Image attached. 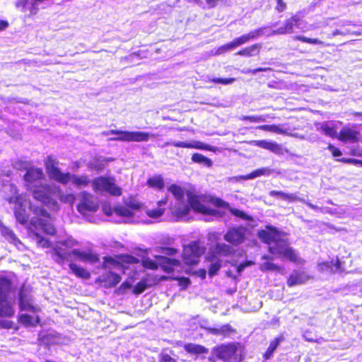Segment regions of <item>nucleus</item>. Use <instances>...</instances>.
Segmentation results:
<instances>
[{
  "mask_svg": "<svg viewBox=\"0 0 362 362\" xmlns=\"http://www.w3.org/2000/svg\"><path fill=\"white\" fill-rule=\"evenodd\" d=\"M285 235V233L270 225L257 232L258 238L267 245L268 251L274 257L283 258L295 264H304L305 260L289 245L288 240L284 238Z\"/></svg>",
  "mask_w": 362,
  "mask_h": 362,
  "instance_id": "obj_1",
  "label": "nucleus"
},
{
  "mask_svg": "<svg viewBox=\"0 0 362 362\" xmlns=\"http://www.w3.org/2000/svg\"><path fill=\"white\" fill-rule=\"evenodd\" d=\"M213 353L223 362H240L243 359V347L238 342L221 344L213 349Z\"/></svg>",
  "mask_w": 362,
  "mask_h": 362,
  "instance_id": "obj_2",
  "label": "nucleus"
},
{
  "mask_svg": "<svg viewBox=\"0 0 362 362\" xmlns=\"http://www.w3.org/2000/svg\"><path fill=\"white\" fill-rule=\"evenodd\" d=\"M205 251L206 247L199 240L191 241L187 245H184L181 255L184 264L187 267L197 266Z\"/></svg>",
  "mask_w": 362,
  "mask_h": 362,
  "instance_id": "obj_3",
  "label": "nucleus"
},
{
  "mask_svg": "<svg viewBox=\"0 0 362 362\" xmlns=\"http://www.w3.org/2000/svg\"><path fill=\"white\" fill-rule=\"evenodd\" d=\"M92 187L95 192H106L116 197H119L122 194V188L116 185L112 177H97L92 180Z\"/></svg>",
  "mask_w": 362,
  "mask_h": 362,
  "instance_id": "obj_4",
  "label": "nucleus"
},
{
  "mask_svg": "<svg viewBox=\"0 0 362 362\" xmlns=\"http://www.w3.org/2000/svg\"><path fill=\"white\" fill-rule=\"evenodd\" d=\"M78 244V243L76 240L70 238L58 243L50 252L52 259L59 264H64L65 262L70 260L71 256L74 255L72 250L69 251V249Z\"/></svg>",
  "mask_w": 362,
  "mask_h": 362,
  "instance_id": "obj_5",
  "label": "nucleus"
},
{
  "mask_svg": "<svg viewBox=\"0 0 362 362\" xmlns=\"http://www.w3.org/2000/svg\"><path fill=\"white\" fill-rule=\"evenodd\" d=\"M104 135H115V137L110 138L108 140L113 141H147L150 138V134L144 132H130L124 131L119 129H110L107 132H103Z\"/></svg>",
  "mask_w": 362,
  "mask_h": 362,
  "instance_id": "obj_6",
  "label": "nucleus"
},
{
  "mask_svg": "<svg viewBox=\"0 0 362 362\" xmlns=\"http://www.w3.org/2000/svg\"><path fill=\"white\" fill-rule=\"evenodd\" d=\"M53 190L48 184L35 185L32 190L33 197L49 207H57V202L52 197Z\"/></svg>",
  "mask_w": 362,
  "mask_h": 362,
  "instance_id": "obj_7",
  "label": "nucleus"
},
{
  "mask_svg": "<svg viewBox=\"0 0 362 362\" xmlns=\"http://www.w3.org/2000/svg\"><path fill=\"white\" fill-rule=\"evenodd\" d=\"M58 160L52 155H49L44 160L46 173L50 180L60 184L68 180L69 175L63 173L58 167Z\"/></svg>",
  "mask_w": 362,
  "mask_h": 362,
  "instance_id": "obj_8",
  "label": "nucleus"
},
{
  "mask_svg": "<svg viewBox=\"0 0 362 362\" xmlns=\"http://www.w3.org/2000/svg\"><path fill=\"white\" fill-rule=\"evenodd\" d=\"M208 199L209 197H207L195 195L191 193L188 195L189 204L195 212L214 216L216 211L206 206V204H209Z\"/></svg>",
  "mask_w": 362,
  "mask_h": 362,
  "instance_id": "obj_9",
  "label": "nucleus"
},
{
  "mask_svg": "<svg viewBox=\"0 0 362 362\" xmlns=\"http://www.w3.org/2000/svg\"><path fill=\"white\" fill-rule=\"evenodd\" d=\"M246 232L247 228L243 226L230 228L224 235V240L233 245H238L245 241Z\"/></svg>",
  "mask_w": 362,
  "mask_h": 362,
  "instance_id": "obj_10",
  "label": "nucleus"
},
{
  "mask_svg": "<svg viewBox=\"0 0 362 362\" xmlns=\"http://www.w3.org/2000/svg\"><path fill=\"white\" fill-rule=\"evenodd\" d=\"M45 176L42 168L33 166L26 170L23 175V180L26 186L30 187L34 183L45 180Z\"/></svg>",
  "mask_w": 362,
  "mask_h": 362,
  "instance_id": "obj_11",
  "label": "nucleus"
},
{
  "mask_svg": "<svg viewBox=\"0 0 362 362\" xmlns=\"http://www.w3.org/2000/svg\"><path fill=\"white\" fill-rule=\"evenodd\" d=\"M360 136L359 131L345 126L339 131L337 139L342 142L358 143L360 141Z\"/></svg>",
  "mask_w": 362,
  "mask_h": 362,
  "instance_id": "obj_12",
  "label": "nucleus"
},
{
  "mask_svg": "<svg viewBox=\"0 0 362 362\" xmlns=\"http://www.w3.org/2000/svg\"><path fill=\"white\" fill-rule=\"evenodd\" d=\"M31 296L25 289L23 285L19 291V308L21 310H28L36 313L40 310L39 308L32 304Z\"/></svg>",
  "mask_w": 362,
  "mask_h": 362,
  "instance_id": "obj_13",
  "label": "nucleus"
},
{
  "mask_svg": "<svg viewBox=\"0 0 362 362\" xmlns=\"http://www.w3.org/2000/svg\"><path fill=\"white\" fill-rule=\"evenodd\" d=\"M155 259L158 262L159 267L168 274L173 272L175 267L181 265V262L179 259L169 258L163 255H156Z\"/></svg>",
  "mask_w": 362,
  "mask_h": 362,
  "instance_id": "obj_14",
  "label": "nucleus"
},
{
  "mask_svg": "<svg viewBox=\"0 0 362 362\" xmlns=\"http://www.w3.org/2000/svg\"><path fill=\"white\" fill-rule=\"evenodd\" d=\"M310 279L311 276L304 271L295 269L287 278L286 284L288 287H293L303 284Z\"/></svg>",
  "mask_w": 362,
  "mask_h": 362,
  "instance_id": "obj_15",
  "label": "nucleus"
},
{
  "mask_svg": "<svg viewBox=\"0 0 362 362\" xmlns=\"http://www.w3.org/2000/svg\"><path fill=\"white\" fill-rule=\"evenodd\" d=\"M77 209L81 214H86L89 211H95L97 209V206L90 194L84 192L81 194V200L77 205Z\"/></svg>",
  "mask_w": 362,
  "mask_h": 362,
  "instance_id": "obj_16",
  "label": "nucleus"
},
{
  "mask_svg": "<svg viewBox=\"0 0 362 362\" xmlns=\"http://www.w3.org/2000/svg\"><path fill=\"white\" fill-rule=\"evenodd\" d=\"M173 145L175 147L180 148H195V149H201V150H207V151H214L213 147L205 144L201 141H192V142H187V141H173L172 143L166 142L165 146Z\"/></svg>",
  "mask_w": 362,
  "mask_h": 362,
  "instance_id": "obj_17",
  "label": "nucleus"
},
{
  "mask_svg": "<svg viewBox=\"0 0 362 362\" xmlns=\"http://www.w3.org/2000/svg\"><path fill=\"white\" fill-rule=\"evenodd\" d=\"M66 174L69 175L68 180L64 182H62V185H66L69 182H71L73 185L78 188L85 187L89 185V184H92V181L90 180L88 175H74L71 174L69 172H66Z\"/></svg>",
  "mask_w": 362,
  "mask_h": 362,
  "instance_id": "obj_18",
  "label": "nucleus"
},
{
  "mask_svg": "<svg viewBox=\"0 0 362 362\" xmlns=\"http://www.w3.org/2000/svg\"><path fill=\"white\" fill-rule=\"evenodd\" d=\"M121 276L115 272H108L105 274L100 276L97 281L103 284L106 288L116 286L121 281Z\"/></svg>",
  "mask_w": 362,
  "mask_h": 362,
  "instance_id": "obj_19",
  "label": "nucleus"
},
{
  "mask_svg": "<svg viewBox=\"0 0 362 362\" xmlns=\"http://www.w3.org/2000/svg\"><path fill=\"white\" fill-rule=\"evenodd\" d=\"M255 145L267 149L275 154L281 155L284 153V150L281 145L275 141H269L266 140H256L252 141Z\"/></svg>",
  "mask_w": 362,
  "mask_h": 362,
  "instance_id": "obj_20",
  "label": "nucleus"
},
{
  "mask_svg": "<svg viewBox=\"0 0 362 362\" xmlns=\"http://www.w3.org/2000/svg\"><path fill=\"white\" fill-rule=\"evenodd\" d=\"M72 253L81 262H88L90 264L99 262V255L93 252L91 250L88 252L80 251L78 249L72 250Z\"/></svg>",
  "mask_w": 362,
  "mask_h": 362,
  "instance_id": "obj_21",
  "label": "nucleus"
},
{
  "mask_svg": "<svg viewBox=\"0 0 362 362\" xmlns=\"http://www.w3.org/2000/svg\"><path fill=\"white\" fill-rule=\"evenodd\" d=\"M300 22V18L297 15H293L285 21L284 24L278 28L279 34H290L293 32L295 26H298Z\"/></svg>",
  "mask_w": 362,
  "mask_h": 362,
  "instance_id": "obj_22",
  "label": "nucleus"
},
{
  "mask_svg": "<svg viewBox=\"0 0 362 362\" xmlns=\"http://www.w3.org/2000/svg\"><path fill=\"white\" fill-rule=\"evenodd\" d=\"M183 348L188 354L192 356H199L202 355H206L209 353L208 348L198 344L187 343L184 344Z\"/></svg>",
  "mask_w": 362,
  "mask_h": 362,
  "instance_id": "obj_23",
  "label": "nucleus"
},
{
  "mask_svg": "<svg viewBox=\"0 0 362 362\" xmlns=\"http://www.w3.org/2000/svg\"><path fill=\"white\" fill-rule=\"evenodd\" d=\"M168 201V196L165 195L163 199L159 200L157 202L158 208L155 209H148L146 211V215L152 218H157L160 217L165 213V206L166 205Z\"/></svg>",
  "mask_w": 362,
  "mask_h": 362,
  "instance_id": "obj_24",
  "label": "nucleus"
},
{
  "mask_svg": "<svg viewBox=\"0 0 362 362\" xmlns=\"http://www.w3.org/2000/svg\"><path fill=\"white\" fill-rule=\"evenodd\" d=\"M33 225L35 227H38L41 229L47 235H53L56 233V229L54 226L49 222L45 221L42 218H36L33 220Z\"/></svg>",
  "mask_w": 362,
  "mask_h": 362,
  "instance_id": "obj_25",
  "label": "nucleus"
},
{
  "mask_svg": "<svg viewBox=\"0 0 362 362\" xmlns=\"http://www.w3.org/2000/svg\"><path fill=\"white\" fill-rule=\"evenodd\" d=\"M14 309L7 298H0V317H11L14 315Z\"/></svg>",
  "mask_w": 362,
  "mask_h": 362,
  "instance_id": "obj_26",
  "label": "nucleus"
},
{
  "mask_svg": "<svg viewBox=\"0 0 362 362\" xmlns=\"http://www.w3.org/2000/svg\"><path fill=\"white\" fill-rule=\"evenodd\" d=\"M249 40L248 35H242L239 37H237L234 39L233 41L230 42L229 43L225 44L223 46L220 47L218 49L219 53L224 52L226 51L233 49L245 42H246Z\"/></svg>",
  "mask_w": 362,
  "mask_h": 362,
  "instance_id": "obj_27",
  "label": "nucleus"
},
{
  "mask_svg": "<svg viewBox=\"0 0 362 362\" xmlns=\"http://www.w3.org/2000/svg\"><path fill=\"white\" fill-rule=\"evenodd\" d=\"M146 185L150 188L161 191L165 187L164 179L161 175L149 177L146 180Z\"/></svg>",
  "mask_w": 362,
  "mask_h": 362,
  "instance_id": "obj_28",
  "label": "nucleus"
},
{
  "mask_svg": "<svg viewBox=\"0 0 362 362\" xmlns=\"http://www.w3.org/2000/svg\"><path fill=\"white\" fill-rule=\"evenodd\" d=\"M19 322L25 327H36L40 323V317H33L28 314H22L19 316Z\"/></svg>",
  "mask_w": 362,
  "mask_h": 362,
  "instance_id": "obj_29",
  "label": "nucleus"
},
{
  "mask_svg": "<svg viewBox=\"0 0 362 362\" xmlns=\"http://www.w3.org/2000/svg\"><path fill=\"white\" fill-rule=\"evenodd\" d=\"M284 339V337L282 335L276 337L274 340H272L268 348L267 349L266 351L263 354V358L264 360L269 359L273 355L274 351L276 349L277 346L279 345V344L283 341Z\"/></svg>",
  "mask_w": 362,
  "mask_h": 362,
  "instance_id": "obj_30",
  "label": "nucleus"
},
{
  "mask_svg": "<svg viewBox=\"0 0 362 362\" xmlns=\"http://www.w3.org/2000/svg\"><path fill=\"white\" fill-rule=\"evenodd\" d=\"M69 267L71 270L72 273L74 274V275H76L77 277L83 279H89L90 278V272L87 271L85 268L81 267L73 262H71L69 264Z\"/></svg>",
  "mask_w": 362,
  "mask_h": 362,
  "instance_id": "obj_31",
  "label": "nucleus"
},
{
  "mask_svg": "<svg viewBox=\"0 0 362 362\" xmlns=\"http://www.w3.org/2000/svg\"><path fill=\"white\" fill-rule=\"evenodd\" d=\"M214 252L220 257H227L233 254L232 247L225 243H216L214 247Z\"/></svg>",
  "mask_w": 362,
  "mask_h": 362,
  "instance_id": "obj_32",
  "label": "nucleus"
},
{
  "mask_svg": "<svg viewBox=\"0 0 362 362\" xmlns=\"http://www.w3.org/2000/svg\"><path fill=\"white\" fill-rule=\"evenodd\" d=\"M11 288V281L6 277H0V298H8Z\"/></svg>",
  "mask_w": 362,
  "mask_h": 362,
  "instance_id": "obj_33",
  "label": "nucleus"
},
{
  "mask_svg": "<svg viewBox=\"0 0 362 362\" xmlns=\"http://www.w3.org/2000/svg\"><path fill=\"white\" fill-rule=\"evenodd\" d=\"M0 233L1 235L10 243H16V242L18 241V238L13 230L2 223H0Z\"/></svg>",
  "mask_w": 362,
  "mask_h": 362,
  "instance_id": "obj_34",
  "label": "nucleus"
},
{
  "mask_svg": "<svg viewBox=\"0 0 362 362\" xmlns=\"http://www.w3.org/2000/svg\"><path fill=\"white\" fill-rule=\"evenodd\" d=\"M269 195L273 197H279L288 202H293L298 199V197L294 194H288L281 191L272 190L269 192Z\"/></svg>",
  "mask_w": 362,
  "mask_h": 362,
  "instance_id": "obj_35",
  "label": "nucleus"
},
{
  "mask_svg": "<svg viewBox=\"0 0 362 362\" xmlns=\"http://www.w3.org/2000/svg\"><path fill=\"white\" fill-rule=\"evenodd\" d=\"M113 211L119 216L131 218L134 216V213H132V210L127 206V205H116L113 208Z\"/></svg>",
  "mask_w": 362,
  "mask_h": 362,
  "instance_id": "obj_36",
  "label": "nucleus"
},
{
  "mask_svg": "<svg viewBox=\"0 0 362 362\" xmlns=\"http://www.w3.org/2000/svg\"><path fill=\"white\" fill-rule=\"evenodd\" d=\"M321 266L327 269H330L332 272L344 271L341 268V262L339 258H337L335 260L332 259L331 261L322 262Z\"/></svg>",
  "mask_w": 362,
  "mask_h": 362,
  "instance_id": "obj_37",
  "label": "nucleus"
},
{
  "mask_svg": "<svg viewBox=\"0 0 362 362\" xmlns=\"http://www.w3.org/2000/svg\"><path fill=\"white\" fill-rule=\"evenodd\" d=\"M192 161L196 163L204 164L207 167H211L213 164L211 160L199 153H194L192 155Z\"/></svg>",
  "mask_w": 362,
  "mask_h": 362,
  "instance_id": "obj_38",
  "label": "nucleus"
},
{
  "mask_svg": "<svg viewBox=\"0 0 362 362\" xmlns=\"http://www.w3.org/2000/svg\"><path fill=\"white\" fill-rule=\"evenodd\" d=\"M119 259L117 258V255L115 257H112L110 256H105L103 257V262L101 265L103 269H108L111 267H119Z\"/></svg>",
  "mask_w": 362,
  "mask_h": 362,
  "instance_id": "obj_39",
  "label": "nucleus"
},
{
  "mask_svg": "<svg viewBox=\"0 0 362 362\" xmlns=\"http://www.w3.org/2000/svg\"><path fill=\"white\" fill-rule=\"evenodd\" d=\"M117 258L119 259L120 267L122 266L124 264H138L139 262V259L128 254L118 255H117Z\"/></svg>",
  "mask_w": 362,
  "mask_h": 362,
  "instance_id": "obj_40",
  "label": "nucleus"
},
{
  "mask_svg": "<svg viewBox=\"0 0 362 362\" xmlns=\"http://www.w3.org/2000/svg\"><path fill=\"white\" fill-rule=\"evenodd\" d=\"M168 191L170 192L177 200H182L185 197V189L182 187L172 184L168 187Z\"/></svg>",
  "mask_w": 362,
  "mask_h": 362,
  "instance_id": "obj_41",
  "label": "nucleus"
},
{
  "mask_svg": "<svg viewBox=\"0 0 362 362\" xmlns=\"http://www.w3.org/2000/svg\"><path fill=\"white\" fill-rule=\"evenodd\" d=\"M208 202L209 204H211L216 208H222L226 209H229V204L221 198L216 197H209Z\"/></svg>",
  "mask_w": 362,
  "mask_h": 362,
  "instance_id": "obj_42",
  "label": "nucleus"
},
{
  "mask_svg": "<svg viewBox=\"0 0 362 362\" xmlns=\"http://www.w3.org/2000/svg\"><path fill=\"white\" fill-rule=\"evenodd\" d=\"M260 269L262 272H272L276 271L279 272H281L284 271V268L280 267L276 264H274L270 262H266L260 264Z\"/></svg>",
  "mask_w": 362,
  "mask_h": 362,
  "instance_id": "obj_43",
  "label": "nucleus"
},
{
  "mask_svg": "<svg viewBox=\"0 0 362 362\" xmlns=\"http://www.w3.org/2000/svg\"><path fill=\"white\" fill-rule=\"evenodd\" d=\"M30 210L36 216V218L44 217L47 218H50L49 213L42 206H30Z\"/></svg>",
  "mask_w": 362,
  "mask_h": 362,
  "instance_id": "obj_44",
  "label": "nucleus"
},
{
  "mask_svg": "<svg viewBox=\"0 0 362 362\" xmlns=\"http://www.w3.org/2000/svg\"><path fill=\"white\" fill-rule=\"evenodd\" d=\"M321 129L324 134L332 139L337 138L338 134L337 129L334 126H329L327 124H323L321 126Z\"/></svg>",
  "mask_w": 362,
  "mask_h": 362,
  "instance_id": "obj_45",
  "label": "nucleus"
},
{
  "mask_svg": "<svg viewBox=\"0 0 362 362\" xmlns=\"http://www.w3.org/2000/svg\"><path fill=\"white\" fill-rule=\"evenodd\" d=\"M33 235L35 238L36 244L37 245L38 247L48 248L51 246L50 241L48 239L42 237L38 233L35 232L33 233Z\"/></svg>",
  "mask_w": 362,
  "mask_h": 362,
  "instance_id": "obj_46",
  "label": "nucleus"
},
{
  "mask_svg": "<svg viewBox=\"0 0 362 362\" xmlns=\"http://www.w3.org/2000/svg\"><path fill=\"white\" fill-rule=\"evenodd\" d=\"M255 129H262L264 131L275 132V133H278V134H281L284 132V131L280 128V127L279 125H276V124H272V125L263 124V125H261L259 127H256Z\"/></svg>",
  "mask_w": 362,
  "mask_h": 362,
  "instance_id": "obj_47",
  "label": "nucleus"
},
{
  "mask_svg": "<svg viewBox=\"0 0 362 362\" xmlns=\"http://www.w3.org/2000/svg\"><path fill=\"white\" fill-rule=\"evenodd\" d=\"M293 40H296V41H300L302 42L312 44V45L322 44V41H320L317 38H310V37L302 36V35H296L293 37Z\"/></svg>",
  "mask_w": 362,
  "mask_h": 362,
  "instance_id": "obj_48",
  "label": "nucleus"
},
{
  "mask_svg": "<svg viewBox=\"0 0 362 362\" xmlns=\"http://www.w3.org/2000/svg\"><path fill=\"white\" fill-rule=\"evenodd\" d=\"M221 268V261L216 259L214 263H211L209 267V276L212 277L218 274V272Z\"/></svg>",
  "mask_w": 362,
  "mask_h": 362,
  "instance_id": "obj_49",
  "label": "nucleus"
},
{
  "mask_svg": "<svg viewBox=\"0 0 362 362\" xmlns=\"http://www.w3.org/2000/svg\"><path fill=\"white\" fill-rule=\"evenodd\" d=\"M148 287L146 284V279H143L141 281L138 282L133 288V293L135 295H139L142 293Z\"/></svg>",
  "mask_w": 362,
  "mask_h": 362,
  "instance_id": "obj_50",
  "label": "nucleus"
},
{
  "mask_svg": "<svg viewBox=\"0 0 362 362\" xmlns=\"http://www.w3.org/2000/svg\"><path fill=\"white\" fill-rule=\"evenodd\" d=\"M141 264L145 269L151 270H157L159 267L158 262L157 261L155 262L150 259H144Z\"/></svg>",
  "mask_w": 362,
  "mask_h": 362,
  "instance_id": "obj_51",
  "label": "nucleus"
},
{
  "mask_svg": "<svg viewBox=\"0 0 362 362\" xmlns=\"http://www.w3.org/2000/svg\"><path fill=\"white\" fill-rule=\"evenodd\" d=\"M270 173L271 170L267 168L257 169L250 173V179L259 177L261 175H268Z\"/></svg>",
  "mask_w": 362,
  "mask_h": 362,
  "instance_id": "obj_52",
  "label": "nucleus"
},
{
  "mask_svg": "<svg viewBox=\"0 0 362 362\" xmlns=\"http://www.w3.org/2000/svg\"><path fill=\"white\" fill-rule=\"evenodd\" d=\"M59 199L63 203H68L72 205L76 200V196L72 193L62 194L60 195Z\"/></svg>",
  "mask_w": 362,
  "mask_h": 362,
  "instance_id": "obj_53",
  "label": "nucleus"
},
{
  "mask_svg": "<svg viewBox=\"0 0 362 362\" xmlns=\"http://www.w3.org/2000/svg\"><path fill=\"white\" fill-rule=\"evenodd\" d=\"M158 251L168 256H173L178 252L177 249L170 247H161Z\"/></svg>",
  "mask_w": 362,
  "mask_h": 362,
  "instance_id": "obj_54",
  "label": "nucleus"
},
{
  "mask_svg": "<svg viewBox=\"0 0 362 362\" xmlns=\"http://www.w3.org/2000/svg\"><path fill=\"white\" fill-rule=\"evenodd\" d=\"M210 81L214 83L228 85V84L232 83L235 81V78H214L211 79Z\"/></svg>",
  "mask_w": 362,
  "mask_h": 362,
  "instance_id": "obj_55",
  "label": "nucleus"
},
{
  "mask_svg": "<svg viewBox=\"0 0 362 362\" xmlns=\"http://www.w3.org/2000/svg\"><path fill=\"white\" fill-rule=\"evenodd\" d=\"M228 209L230 211V212L233 215H234L237 217L245 219V220H249V216L247 214H245L244 212H243L242 211L237 209L230 208V206H229V209Z\"/></svg>",
  "mask_w": 362,
  "mask_h": 362,
  "instance_id": "obj_56",
  "label": "nucleus"
},
{
  "mask_svg": "<svg viewBox=\"0 0 362 362\" xmlns=\"http://www.w3.org/2000/svg\"><path fill=\"white\" fill-rule=\"evenodd\" d=\"M221 335L227 336L230 333L235 332V329L229 325H223L220 327Z\"/></svg>",
  "mask_w": 362,
  "mask_h": 362,
  "instance_id": "obj_57",
  "label": "nucleus"
},
{
  "mask_svg": "<svg viewBox=\"0 0 362 362\" xmlns=\"http://www.w3.org/2000/svg\"><path fill=\"white\" fill-rule=\"evenodd\" d=\"M126 205L132 210V213H134V211L141 208L142 204L136 200H132L126 203Z\"/></svg>",
  "mask_w": 362,
  "mask_h": 362,
  "instance_id": "obj_58",
  "label": "nucleus"
},
{
  "mask_svg": "<svg viewBox=\"0 0 362 362\" xmlns=\"http://www.w3.org/2000/svg\"><path fill=\"white\" fill-rule=\"evenodd\" d=\"M338 161L347 163V164H353V165H360L362 167V160H358L356 158H341L337 159Z\"/></svg>",
  "mask_w": 362,
  "mask_h": 362,
  "instance_id": "obj_59",
  "label": "nucleus"
},
{
  "mask_svg": "<svg viewBox=\"0 0 362 362\" xmlns=\"http://www.w3.org/2000/svg\"><path fill=\"white\" fill-rule=\"evenodd\" d=\"M15 216L16 219L22 224L25 223L28 221V217L21 211H16Z\"/></svg>",
  "mask_w": 362,
  "mask_h": 362,
  "instance_id": "obj_60",
  "label": "nucleus"
},
{
  "mask_svg": "<svg viewBox=\"0 0 362 362\" xmlns=\"http://www.w3.org/2000/svg\"><path fill=\"white\" fill-rule=\"evenodd\" d=\"M287 8V4L284 0H276V5L275 9L279 12L281 13L284 11Z\"/></svg>",
  "mask_w": 362,
  "mask_h": 362,
  "instance_id": "obj_61",
  "label": "nucleus"
},
{
  "mask_svg": "<svg viewBox=\"0 0 362 362\" xmlns=\"http://www.w3.org/2000/svg\"><path fill=\"white\" fill-rule=\"evenodd\" d=\"M327 149L330 151L332 156H334V157H338L341 155V151L338 148L335 147L334 145H332L331 144H328Z\"/></svg>",
  "mask_w": 362,
  "mask_h": 362,
  "instance_id": "obj_62",
  "label": "nucleus"
},
{
  "mask_svg": "<svg viewBox=\"0 0 362 362\" xmlns=\"http://www.w3.org/2000/svg\"><path fill=\"white\" fill-rule=\"evenodd\" d=\"M158 362H177V361L167 354H160L159 355Z\"/></svg>",
  "mask_w": 362,
  "mask_h": 362,
  "instance_id": "obj_63",
  "label": "nucleus"
},
{
  "mask_svg": "<svg viewBox=\"0 0 362 362\" xmlns=\"http://www.w3.org/2000/svg\"><path fill=\"white\" fill-rule=\"evenodd\" d=\"M132 287V284L129 281H125L121 284L118 288V291L121 293H124L127 289L131 288Z\"/></svg>",
  "mask_w": 362,
  "mask_h": 362,
  "instance_id": "obj_64",
  "label": "nucleus"
}]
</instances>
